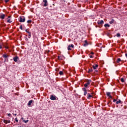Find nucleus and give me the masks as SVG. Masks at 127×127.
I'll use <instances>...</instances> for the list:
<instances>
[{
	"mask_svg": "<svg viewBox=\"0 0 127 127\" xmlns=\"http://www.w3.org/2000/svg\"><path fill=\"white\" fill-rule=\"evenodd\" d=\"M91 82H92L91 80H86V83L84 84V86L85 88H87V87H88L89 85L91 83Z\"/></svg>",
	"mask_w": 127,
	"mask_h": 127,
	"instance_id": "f257e3e1",
	"label": "nucleus"
},
{
	"mask_svg": "<svg viewBox=\"0 0 127 127\" xmlns=\"http://www.w3.org/2000/svg\"><path fill=\"white\" fill-rule=\"evenodd\" d=\"M19 22H24L25 21V18L24 16H20L19 18Z\"/></svg>",
	"mask_w": 127,
	"mask_h": 127,
	"instance_id": "f03ea898",
	"label": "nucleus"
},
{
	"mask_svg": "<svg viewBox=\"0 0 127 127\" xmlns=\"http://www.w3.org/2000/svg\"><path fill=\"white\" fill-rule=\"evenodd\" d=\"M104 20H98L97 21V23L98 24H99V25H102L103 24H104Z\"/></svg>",
	"mask_w": 127,
	"mask_h": 127,
	"instance_id": "7ed1b4c3",
	"label": "nucleus"
},
{
	"mask_svg": "<svg viewBox=\"0 0 127 127\" xmlns=\"http://www.w3.org/2000/svg\"><path fill=\"white\" fill-rule=\"evenodd\" d=\"M71 48H74V45L71 44L70 45H69L67 47L68 50H72Z\"/></svg>",
	"mask_w": 127,
	"mask_h": 127,
	"instance_id": "20e7f679",
	"label": "nucleus"
},
{
	"mask_svg": "<svg viewBox=\"0 0 127 127\" xmlns=\"http://www.w3.org/2000/svg\"><path fill=\"white\" fill-rule=\"evenodd\" d=\"M50 98L52 100V101H55L56 100V96L54 95H51Z\"/></svg>",
	"mask_w": 127,
	"mask_h": 127,
	"instance_id": "39448f33",
	"label": "nucleus"
},
{
	"mask_svg": "<svg viewBox=\"0 0 127 127\" xmlns=\"http://www.w3.org/2000/svg\"><path fill=\"white\" fill-rule=\"evenodd\" d=\"M3 122L4 124H5V125L7 124H10V120H4Z\"/></svg>",
	"mask_w": 127,
	"mask_h": 127,
	"instance_id": "423d86ee",
	"label": "nucleus"
},
{
	"mask_svg": "<svg viewBox=\"0 0 127 127\" xmlns=\"http://www.w3.org/2000/svg\"><path fill=\"white\" fill-rule=\"evenodd\" d=\"M2 46L4 47V48H5V49H8L9 47H8V45L7 44H3Z\"/></svg>",
	"mask_w": 127,
	"mask_h": 127,
	"instance_id": "0eeeda50",
	"label": "nucleus"
},
{
	"mask_svg": "<svg viewBox=\"0 0 127 127\" xmlns=\"http://www.w3.org/2000/svg\"><path fill=\"white\" fill-rule=\"evenodd\" d=\"M44 6H47L48 5V3L47 2V0H43Z\"/></svg>",
	"mask_w": 127,
	"mask_h": 127,
	"instance_id": "6e6552de",
	"label": "nucleus"
},
{
	"mask_svg": "<svg viewBox=\"0 0 127 127\" xmlns=\"http://www.w3.org/2000/svg\"><path fill=\"white\" fill-rule=\"evenodd\" d=\"M87 98V99H90L91 98H94V96L88 93Z\"/></svg>",
	"mask_w": 127,
	"mask_h": 127,
	"instance_id": "1a4fd4ad",
	"label": "nucleus"
},
{
	"mask_svg": "<svg viewBox=\"0 0 127 127\" xmlns=\"http://www.w3.org/2000/svg\"><path fill=\"white\" fill-rule=\"evenodd\" d=\"M0 18H1V19H4V18H5V15L4 14H1L0 15Z\"/></svg>",
	"mask_w": 127,
	"mask_h": 127,
	"instance_id": "9d476101",
	"label": "nucleus"
},
{
	"mask_svg": "<svg viewBox=\"0 0 127 127\" xmlns=\"http://www.w3.org/2000/svg\"><path fill=\"white\" fill-rule=\"evenodd\" d=\"M106 95L108 97H109L110 99H113V96L111 95V92H107Z\"/></svg>",
	"mask_w": 127,
	"mask_h": 127,
	"instance_id": "9b49d317",
	"label": "nucleus"
},
{
	"mask_svg": "<svg viewBox=\"0 0 127 127\" xmlns=\"http://www.w3.org/2000/svg\"><path fill=\"white\" fill-rule=\"evenodd\" d=\"M32 103H33V100H30L28 103V106L29 107H30V106H31V104H32Z\"/></svg>",
	"mask_w": 127,
	"mask_h": 127,
	"instance_id": "f8f14e48",
	"label": "nucleus"
},
{
	"mask_svg": "<svg viewBox=\"0 0 127 127\" xmlns=\"http://www.w3.org/2000/svg\"><path fill=\"white\" fill-rule=\"evenodd\" d=\"M18 59V57H17V56H16L13 58V60H14V62H17Z\"/></svg>",
	"mask_w": 127,
	"mask_h": 127,
	"instance_id": "ddd939ff",
	"label": "nucleus"
},
{
	"mask_svg": "<svg viewBox=\"0 0 127 127\" xmlns=\"http://www.w3.org/2000/svg\"><path fill=\"white\" fill-rule=\"evenodd\" d=\"M84 46H87V45H89V43H88V41L87 40L84 41Z\"/></svg>",
	"mask_w": 127,
	"mask_h": 127,
	"instance_id": "4468645a",
	"label": "nucleus"
},
{
	"mask_svg": "<svg viewBox=\"0 0 127 127\" xmlns=\"http://www.w3.org/2000/svg\"><path fill=\"white\" fill-rule=\"evenodd\" d=\"M92 67L94 70H96V69L99 67V65L98 64H96L95 65H93Z\"/></svg>",
	"mask_w": 127,
	"mask_h": 127,
	"instance_id": "2eb2a0df",
	"label": "nucleus"
},
{
	"mask_svg": "<svg viewBox=\"0 0 127 127\" xmlns=\"http://www.w3.org/2000/svg\"><path fill=\"white\" fill-rule=\"evenodd\" d=\"M83 91L84 92V96H86V95H87V89L85 88H83Z\"/></svg>",
	"mask_w": 127,
	"mask_h": 127,
	"instance_id": "dca6fc26",
	"label": "nucleus"
},
{
	"mask_svg": "<svg viewBox=\"0 0 127 127\" xmlns=\"http://www.w3.org/2000/svg\"><path fill=\"white\" fill-rule=\"evenodd\" d=\"M123 102H122V101H121V100L119 99L118 101H117L116 102V104L117 105H119V104H122Z\"/></svg>",
	"mask_w": 127,
	"mask_h": 127,
	"instance_id": "f3484780",
	"label": "nucleus"
},
{
	"mask_svg": "<svg viewBox=\"0 0 127 127\" xmlns=\"http://www.w3.org/2000/svg\"><path fill=\"white\" fill-rule=\"evenodd\" d=\"M115 22V20L114 19H112L111 21H110L109 23L110 24H113Z\"/></svg>",
	"mask_w": 127,
	"mask_h": 127,
	"instance_id": "a211bd4d",
	"label": "nucleus"
},
{
	"mask_svg": "<svg viewBox=\"0 0 127 127\" xmlns=\"http://www.w3.org/2000/svg\"><path fill=\"white\" fill-rule=\"evenodd\" d=\"M2 57H3V58H7V57H8V55L6 54H3L2 55Z\"/></svg>",
	"mask_w": 127,
	"mask_h": 127,
	"instance_id": "6ab92c4d",
	"label": "nucleus"
},
{
	"mask_svg": "<svg viewBox=\"0 0 127 127\" xmlns=\"http://www.w3.org/2000/svg\"><path fill=\"white\" fill-rule=\"evenodd\" d=\"M7 22L8 23H11L12 22V21L10 19H8L7 20Z\"/></svg>",
	"mask_w": 127,
	"mask_h": 127,
	"instance_id": "aec40b11",
	"label": "nucleus"
},
{
	"mask_svg": "<svg viewBox=\"0 0 127 127\" xmlns=\"http://www.w3.org/2000/svg\"><path fill=\"white\" fill-rule=\"evenodd\" d=\"M121 61H122V60H121V59L118 58L117 59V60L116 61L117 63H120L121 62Z\"/></svg>",
	"mask_w": 127,
	"mask_h": 127,
	"instance_id": "412c9836",
	"label": "nucleus"
},
{
	"mask_svg": "<svg viewBox=\"0 0 127 127\" xmlns=\"http://www.w3.org/2000/svg\"><path fill=\"white\" fill-rule=\"evenodd\" d=\"M59 74H60V75H61L62 76L64 75V73H63V71H60L59 72Z\"/></svg>",
	"mask_w": 127,
	"mask_h": 127,
	"instance_id": "4be33fe9",
	"label": "nucleus"
},
{
	"mask_svg": "<svg viewBox=\"0 0 127 127\" xmlns=\"http://www.w3.org/2000/svg\"><path fill=\"white\" fill-rule=\"evenodd\" d=\"M104 26L105 27H110V25H109V24H105Z\"/></svg>",
	"mask_w": 127,
	"mask_h": 127,
	"instance_id": "5701e85b",
	"label": "nucleus"
},
{
	"mask_svg": "<svg viewBox=\"0 0 127 127\" xmlns=\"http://www.w3.org/2000/svg\"><path fill=\"white\" fill-rule=\"evenodd\" d=\"M121 81L122 83H125V79H124V78H122L121 79Z\"/></svg>",
	"mask_w": 127,
	"mask_h": 127,
	"instance_id": "b1692460",
	"label": "nucleus"
},
{
	"mask_svg": "<svg viewBox=\"0 0 127 127\" xmlns=\"http://www.w3.org/2000/svg\"><path fill=\"white\" fill-rule=\"evenodd\" d=\"M27 23H31V22H32V20H28L27 21Z\"/></svg>",
	"mask_w": 127,
	"mask_h": 127,
	"instance_id": "393cba45",
	"label": "nucleus"
},
{
	"mask_svg": "<svg viewBox=\"0 0 127 127\" xmlns=\"http://www.w3.org/2000/svg\"><path fill=\"white\" fill-rule=\"evenodd\" d=\"M28 36H29V38H30V37H31V32L28 33Z\"/></svg>",
	"mask_w": 127,
	"mask_h": 127,
	"instance_id": "a878e982",
	"label": "nucleus"
},
{
	"mask_svg": "<svg viewBox=\"0 0 127 127\" xmlns=\"http://www.w3.org/2000/svg\"><path fill=\"white\" fill-rule=\"evenodd\" d=\"M58 59H59V60H62V58H61L60 56H58Z\"/></svg>",
	"mask_w": 127,
	"mask_h": 127,
	"instance_id": "bb28decb",
	"label": "nucleus"
},
{
	"mask_svg": "<svg viewBox=\"0 0 127 127\" xmlns=\"http://www.w3.org/2000/svg\"><path fill=\"white\" fill-rule=\"evenodd\" d=\"M26 32H27V33H30V32H29V29H26Z\"/></svg>",
	"mask_w": 127,
	"mask_h": 127,
	"instance_id": "cd10ccee",
	"label": "nucleus"
},
{
	"mask_svg": "<svg viewBox=\"0 0 127 127\" xmlns=\"http://www.w3.org/2000/svg\"><path fill=\"white\" fill-rule=\"evenodd\" d=\"M117 37H120V36H121V34H120V33H117Z\"/></svg>",
	"mask_w": 127,
	"mask_h": 127,
	"instance_id": "c85d7f7f",
	"label": "nucleus"
},
{
	"mask_svg": "<svg viewBox=\"0 0 127 127\" xmlns=\"http://www.w3.org/2000/svg\"><path fill=\"white\" fill-rule=\"evenodd\" d=\"M15 121L16 123H18V120H17V117H16L15 119Z\"/></svg>",
	"mask_w": 127,
	"mask_h": 127,
	"instance_id": "c756f323",
	"label": "nucleus"
},
{
	"mask_svg": "<svg viewBox=\"0 0 127 127\" xmlns=\"http://www.w3.org/2000/svg\"><path fill=\"white\" fill-rule=\"evenodd\" d=\"M23 122L25 123V124H26V123H28V120H23Z\"/></svg>",
	"mask_w": 127,
	"mask_h": 127,
	"instance_id": "7c9ffc66",
	"label": "nucleus"
},
{
	"mask_svg": "<svg viewBox=\"0 0 127 127\" xmlns=\"http://www.w3.org/2000/svg\"><path fill=\"white\" fill-rule=\"evenodd\" d=\"M4 1L6 3H7V2H8V1H9V0H4Z\"/></svg>",
	"mask_w": 127,
	"mask_h": 127,
	"instance_id": "2f4dec72",
	"label": "nucleus"
},
{
	"mask_svg": "<svg viewBox=\"0 0 127 127\" xmlns=\"http://www.w3.org/2000/svg\"><path fill=\"white\" fill-rule=\"evenodd\" d=\"M8 117H11V114L9 113L7 114Z\"/></svg>",
	"mask_w": 127,
	"mask_h": 127,
	"instance_id": "473e14b6",
	"label": "nucleus"
},
{
	"mask_svg": "<svg viewBox=\"0 0 127 127\" xmlns=\"http://www.w3.org/2000/svg\"><path fill=\"white\" fill-rule=\"evenodd\" d=\"M8 18H7V19H9V18H11V16H8Z\"/></svg>",
	"mask_w": 127,
	"mask_h": 127,
	"instance_id": "72a5a7b5",
	"label": "nucleus"
},
{
	"mask_svg": "<svg viewBox=\"0 0 127 127\" xmlns=\"http://www.w3.org/2000/svg\"><path fill=\"white\" fill-rule=\"evenodd\" d=\"M92 71H93V70H92V69H89V71H88V72H89V73H90V72H92Z\"/></svg>",
	"mask_w": 127,
	"mask_h": 127,
	"instance_id": "f704fd0d",
	"label": "nucleus"
},
{
	"mask_svg": "<svg viewBox=\"0 0 127 127\" xmlns=\"http://www.w3.org/2000/svg\"><path fill=\"white\" fill-rule=\"evenodd\" d=\"M113 102H117V99H114Z\"/></svg>",
	"mask_w": 127,
	"mask_h": 127,
	"instance_id": "c9c22d12",
	"label": "nucleus"
},
{
	"mask_svg": "<svg viewBox=\"0 0 127 127\" xmlns=\"http://www.w3.org/2000/svg\"><path fill=\"white\" fill-rule=\"evenodd\" d=\"M94 57L92 55L90 56V58H93Z\"/></svg>",
	"mask_w": 127,
	"mask_h": 127,
	"instance_id": "e433bc0d",
	"label": "nucleus"
},
{
	"mask_svg": "<svg viewBox=\"0 0 127 127\" xmlns=\"http://www.w3.org/2000/svg\"><path fill=\"white\" fill-rule=\"evenodd\" d=\"M20 29L22 30V26H20Z\"/></svg>",
	"mask_w": 127,
	"mask_h": 127,
	"instance_id": "4c0bfd02",
	"label": "nucleus"
},
{
	"mask_svg": "<svg viewBox=\"0 0 127 127\" xmlns=\"http://www.w3.org/2000/svg\"><path fill=\"white\" fill-rule=\"evenodd\" d=\"M1 48H2V46L0 45V49H1Z\"/></svg>",
	"mask_w": 127,
	"mask_h": 127,
	"instance_id": "58836bf2",
	"label": "nucleus"
},
{
	"mask_svg": "<svg viewBox=\"0 0 127 127\" xmlns=\"http://www.w3.org/2000/svg\"><path fill=\"white\" fill-rule=\"evenodd\" d=\"M90 54L93 55V54H94V52H91V53H90Z\"/></svg>",
	"mask_w": 127,
	"mask_h": 127,
	"instance_id": "ea45409f",
	"label": "nucleus"
},
{
	"mask_svg": "<svg viewBox=\"0 0 127 127\" xmlns=\"http://www.w3.org/2000/svg\"><path fill=\"white\" fill-rule=\"evenodd\" d=\"M95 93H94V92H92V93H91V95H92V96H93V95H94Z\"/></svg>",
	"mask_w": 127,
	"mask_h": 127,
	"instance_id": "a19ab883",
	"label": "nucleus"
},
{
	"mask_svg": "<svg viewBox=\"0 0 127 127\" xmlns=\"http://www.w3.org/2000/svg\"><path fill=\"white\" fill-rule=\"evenodd\" d=\"M125 56L127 58V54H125Z\"/></svg>",
	"mask_w": 127,
	"mask_h": 127,
	"instance_id": "79ce46f5",
	"label": "nucleus"
},
{
	"mask_svg": "<svg viewBox=\"0 0 127 127\" xmlns=\"http://www.w3.org/2000/svg\"><path fill=\"white\" fill-rule=\"evenodd\" d=\"M14 116H16V114H14Z\"/></svg>",
	"mask_w": 127,
	"mask_h": 127,
	"instance_id": "37998d69",
	"label": "nucleus"
},
{
	"mask_svg": "<svg viewBox=\"0 0 127 127\" xmlns=\"http://www.w3.org/2000/svg\"><path fill=\"white\" fill-rule=\"evenodd\" d=\"M22 119V120H23V118H21Z\"/></svg>",
	"mask_w": 127,
	"mask_h": 127,
	"instance_id": "c03bdc74",
	"label": "nucleus"
}]
</instances>
